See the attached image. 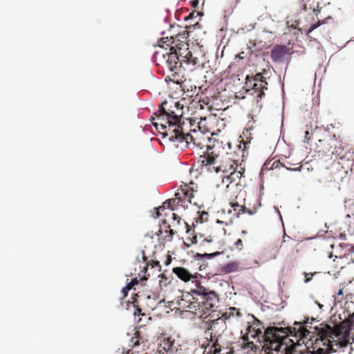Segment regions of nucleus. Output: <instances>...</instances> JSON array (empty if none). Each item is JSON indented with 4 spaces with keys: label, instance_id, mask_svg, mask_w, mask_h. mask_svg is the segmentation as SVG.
I'll use <instances>...</instances> for the list:
<instances>
[{
    "label": "nucleus",
    "instance_id": "obj_1",
    "mask_svg": "<svg viewBox=\"0 0 354 354\" xmlns=\"http://www.w3.org/2000/svg\"><path fill=\"white\" fill-rule=\"evenodd\" d=\"M187 37V30L178 34L175 37H162L158 41V46L165 50L169 47V51H156L154 54L156 61L159 62L170 71L171 75H167V78L177 84L183 82L182 68L192 71L202 64L201 53L199 51L189 50Z\"/></svg>",
    "mask_w": 354,
    "mask_h": 354
},
{
    "label": "nucleus",
    "instance_id": "obj_2",
    "mask_svg": "<svg viewBox=\"0 0 354 354\" xmlns=\"http://www.w3.org/2000/svg\"><path fill=\"white\" fill-rule=\"evenodd\" d=\"M153 125L162 135V138H167L169 141L177 142L174 145L181 149L184 147H198L202 149L206 148L204 156H207L208 151H214L213 147L208 145L209 137L195 129H190L189 133L186 132V124L182 122L181 117L175 114L174 111H166L163 104L160 106L158 112L153 113L151 118Z\"/></svg>",
    "mask_w": 354,
    "mask_h": 354
},
{
    "label": "nucleus",
    "instance_id": "obj_3",
    "mask_svg": "<svg viewBox=\"0 0 354 354\" xmlns=\"http://www.w3.org/2000/svg\"><path fill=\"white\" fill-rule=\"evenodd\" d=\"M308 318L303 322H295L289 326V354H330L343 349L332 342L329 335L323 333L319 325L313 327Z\"/></svg>",
    "mask_w": 354,
    "mask_h": 354
},
{
    "label": "nucleus",
    "instance_id": "obj_4",
    "mask_svg": "<svg viewBox=\"0 0 354 354\" xmlns=\"http://www.w3.org/2000/svg\"><path fill=\"white\" fill-rule=\"evenodd\" d=\"M192 292L201 296V301H192L187 306L180 304L181 306L187 308V311L192 312L201 318H206L209 316L210 313L209 312L218 301L216 293L203 286H198L196 289L192 290Z\"/></svg>",
    "mask_w": 354,
    "mask_h": 354
},
{
    "label": "nucleus",
    "instance_id": "obj_5",
    "mask_svg": "<svg viewBox=\"0 0 354 354\" xmlns=\"http://www.w3.org/2000/svg\"><path fill=\"white\" fill-rule=\"evenodd\" d=\"M319 326L323 328V333L329 335V337L334 339L332 342H336L335 345L344 349L348 347L350 343V332L354 328V313L348 319L334 326L323 323Z\"/></svg>",
    "mask_w": 354,
    "mask_h": 354
},
{
    "label": "nucleus",
    "instance_id": "obj_6",
    "mask_svg": "<svg viewBox=\"0 0 354 354\" xmlns=\"http://www.w3.org/2000/svg\"><path fill=\"white\" fill-rule=\"evenodd\" d=\"M287 336L288 327H268L261 337L267 349L274 351L277 354H288V344L284 342Z\"/></svg>",
    "mask_w": 354,
    "mask_h": 354
},
{
    "label": "nucleus",
    "instance_id": "obj_7",
    "mask_svg": "<svg viewBox=\"0 0 354 354\" xmlns=\"http://www.w3.org/2000/svg\"><path fill=\"white\" fill-rule=\"evenodd\" d=\"M207 156L202 160V163L209 172L216 174L222 173L225 176L234 169L238 164L231 159L227 155L220 156L214 151H208Z\"/></svg>",
    "mask_w": 354,
    "mask_h": 354
},
{
    "label": "nucleus",
    "instance_id": "obj_8",
    "mask_svg": "<svg viewBox=\"0 0 354 354\" xmlns=\"http://www.w3.org/2000/svg\"><path fill=\"white\" fill-rule=\"evenodd\" d=\"M246 91L254 95L259 102L265 96L268 90V82L262 73H257L254 76L247 75L245 82Z\"/></svg>",
    "mask_w": 354,
    "mask_h": 354
},
{
    "label": "nucleus",
    "instance_id": "obj_9",
    "mask_svg": "<svg viewBox=\"0 0 354 354\" xmlns=\"http://www.w3.org/2000/svg\"><path fill=\"white\" fill-rule=\"evenodd\" d=\"M194 192L193 187H190L189 185L185 183L180 185V188L175 194V196L178 199L177 203L180 204V207L184 209L187 208L189 204L194 203L196 205V202L192 201L194 196Z\"/></svg>",
    "mask_w": 354,
    "mask_h": 354
},
{
    "label": "nucleus",
    "instance_id": "obj_10",
    "mask_svg": "<svg viewBox=\"0 0 354 354\" xmlns=\"http://www.w3.org/2000/svg\"><path fill=\"white\" fill-rule=\"evenodd\" d=\"M176 345V344L174 339L171 337L162 336L160 339L158 351L161 354L167 353L169 352L173 353L174 350L177 351Z\"/></svg>",
    "mask_w": 354,
    "mask_h": 354
},
{
    "label": "nucleus",
    "instance_id": "obj_11",
    "mask_svg": "<svg viewBox=\"0 0 354 354\" xmlns=\"http://www.w3.org/2000/svg\"><path fill=\"white\" fill-rule=\"evenodd\" d=\"M244 172V169L241 167L239 169H238V165L232 169L231 171L228 174H226L225 176H221V178L223 179V183H227V186H229V184L232 183H239L237 182L240 178L243 176Z\"/></svg>",
    "mask_w": 354,
    "mask_h": 354
},
{
    "label": "nucleus",
    "instance_id": "obj_12",
    "mask_svg": "<svg viewBox=\"0 0 354 354\" xmlns=\"http://www.w3.org/2000/svg\"><path fill=\"white\" fill-rule=\"evenodd\" d=\"M286 160V158H281V159H277L275 157L268 160L266 161V162L263 164L261 174H264L266 171L273 170V169H287V167L285 165V162L283 160Z\"/></svg>",
    "mask_w": 354,
    "mask_h": 354
},
{
    "label": "nucleus",
    "instance_id": "obj_13",
    "mask_svg": "<svg viewBox=\"0 0 354 354\" xmlns=\"http://www.w3.org/2000/svg\"><path fill=\"white\" fill-rule=\"evenodd\" d=\"M288 54V48L285 45H276L271 52V57L275 62H281Z\"/></svg>",
    "mask_w": 354,
    "mask_h": 354
},
{
    "label": "nucleus",
    "instance_id": "obj_14",
    "mask_svg": "<svg viewBox=\"0 0 354 354\" xmlns=\"http://www.w3.org/2000/svg\"><path fill=\"white\" fill-rule=\"evenodd\" d=\"M225 328V320L223 318V317L212 320L211 323L209 324L208 328V330H211V340L212 341L213 333H214V335H216L219 332L223 331Z\"/></svg>",
    "mask_w": 354,
    "mask_h": 354
},
{
    "label": "nucleus",
    "instance_id": "obj_15",
    "mask_svg": "<svg viewBox=\"0 0 354 354\" xmlns=\"http://www.w3.org/2000/svg\"><path fill=\"white\" fill-rule=\"evenodd\" d=\"M173 272L182 281L187 282L191 279L196 278V274H193L186 268L183 267H176L173 268Z\"/></svg>",
    "mask_w": 354,
    "mask_h": 354
},
{
    "label": "nucleus",
    "instance_id": "obj_16",
    "mask_svg": "<svg viewBox=\"0 0 354 354\" xmlns=\"http://www.w3.org/2000/svg\"><path fill=\"white\" fill-rule=\"evenodd\" d=\"M304 3L301 8L299 15H305L307 10H312L314 12H316L320 6L321 0H303Z\"/></svg>",
    "mask_w": 354,
    "mask_h": 354
},
{
    "label": "nucleus",
    "instance_id": "obj_17",
    "mask_svg": "<svg viewBox=\"0 0 354 354\" xmlns=\"http://www.w3.org/2000/svg\"><path fill=\"white\" fill-rule=\"evenodd\" d=\"M231 207L233 209L234 214L239 216L241 213L247 212L250 215H252L257 212V209L253 207L252 209H248L245 206H242L237 203H231Z\"/></svg>",
    "mask_w": 354,
    "mask_h": 354
},
{
    "label": "nucleus",
    "instance_id": "obj_18",
    "mask_svg": "<svg viewBox=\"0 0 354 354\" xmlns=\"http://www.w3.org/2000/svg\"><path fill=\"white\" fill-rule=\"evenodd\" d=\"M240 270V263L238 261L229 262L221 267V272L223 274H229Z\"/></svg>",
    "mask_w": 354,
    "mask_h": 354
},
{
    "label": "nucleus",
    "instance_id": "obj_19",
    "mask_svg": "<svg viewBox=\"0 0 354 354\" xmlns=\"http://www.w3.org/2000/svg\"><path fill=\"white\" fill-rule=\"evenodd\" d=\"M248 332L243 337L244 341H248L250 338H255L257 337L259 338V335L261 334V331L259 328L256 329L254 326H249L247 328Z\"/></svg>",
    "mask_w": 354,
    "mask_h": 354
},
{
    "label": "nucleus",
    "instance_id": "obj_20",
    "mask_svg": "<svg viewBox=\"0 0 354 354\" xmlns=\"http://www.w3.org/2000/svg\"><path fill=\"white\" fill-rule=\"evenodd\" d=\"M241 315V314L239 309L234 307H231L228 309L227 311L223 314L222 317L225 320H226L231 317H234L235 316L240 317Z\"/></svg>",
    "mask_w": 354,
    "mask_h": 354
},
{
    "label": "nucleus",
    "instance_id": "obj_21",
    "mask_svg": "<svg viewBox=\"0 0 354 354\" xmlns=\"http://www.w3.org/2000/svg\"><path fill=\"white\" fill-rule=\"evenodd\" d=\"M178 201V198L175 196L174 198H171L163 203V206L160 207V209H165V205L171 210L177 209L179 207H180V204L177 203Z\"/></svg>",
    "mask_w": 354,
    "mask_h": 354
},
{
    "label": "nucleus",
    "instance_id": "obj_22",
    "mask_svg": "<svg viewBox=\"0 0 354 354\" xmlns=\"http://www.w3.org/2000/svg\"><path fill=\"white\" fill-rule=\"evenodd\" d=\"M197 127L198 128V131H201L205 134L206 132H209L210 130L209 127L207 126L206 118H200V120L197 122Z\"/></svg>",
    "mask_w": 354,
    "mask_h": 354
},
{
    "label": "nucleus",
    "instance_id": "obj_23",
    "mask_svg": "<svg viewBox=\"0 0 354 354\" xmlns=\"http://www.w3.org/2000/svg\"><path fill=\"white\" fill-rule=\"evenodd\" d=\"M301 17L299 19H295L294 23L291 25H289L288 29L289 32L294 30V35H297L299 33H301V28L299 27Z\"/></svg>",
    "mask_w": 354,
    "mask_h": 354
},
{
    "label": "nucleus",
    "instance_id": "obj_24",
    "mask_svg": "<svg viewBox=\"0 0 354 354\" xmlns=\"http://www.w3.org/2000/svg\"><path fill=\"white\" fill-rule=\"evenodd\" d=\"M140 337V331L136 330L134 333L133 336L130 339V345H131L132 347H136L138 346V342H139Z\"/></svg>",
    "mask_w": 354,
    "mask_h": 354
},
{
    "label": "nucleus",
    "instance_id": "obj_25",
    "mask_svg": "<svg viewBox=\"0 0 354 354\" xmlns=\"http://www.w3.org/2000/svg\"><path fill=\"white\" fill-rule=\"evenodd\" d=\"M187 241L184 242V244L187 247H190L193 244L198 243V238L196 235H192V236H187L186 239Z\"/></svg>",
    "mask_w": 354,
    "mask_h": 354
},
{
    "label": "nucleus",
    "instance_id": "obj_26",
    "mask_svg": "<svg viewBox=\"0 0 354 354\" xmlns=\"http://www.w3.org/2000/svg\"><path fill=\"white\" fill-rule=\"evenodd\" d=\"M138 284V281L137 279H133L130 283H129L123 289H122V292H124V296L127 295V292L129 290H131L133 286H134L135 285H137Z\"/></svg>",
    "mask_w": 354,
    "mask_h": 354
},
{
    "label": "nucleus",
    "instance_id": "obj_27",
    "mask_svg": "<svg viewBox=\"0 0 354 354\" xmlns=\"http://www.w3.org/2000/svg\"><path fill=\"white\" fill-rule=\"evenodd\" d=\"M221 351V346L218 344L217 341H216L211 347L209 353L213 354H219Z\"/></svg>",
    "mask_w": 354,
    "mask_h": 354
},
{
    "label": "nucleus",
    "instance_id": "obj_28",
    "mask_svg": "<svg viewBox=\"0 0 354 354\" xmlns=\"http://www.w3.org/2000/svg\"><path fill=\"white\" fill-rule=\"evenodd\" d=\"M234 247L236 250L241 251L243 248V240L241 239H238L235 241Z\"/></svg>",
    "mask_w": 354,
    "mask_h": 354
},
{
    "label": "nucleus",
    "instance_id": "obj_29",
    "mask_svg": "<svg viewBox=\"0 0 354 354\" xmlns=\"http://www.w3.org/2000/svg\"><path fill=\"white\" fill-rule=\"evenodd\" d=\"M321 24L320 21H319L317 24H311L310 26L306 31L307 35H308L313 30L317 28Z\"/></svg>",
    "mask_w": 354,
    "mask_h": 354
},
{
    "label": "nucleus",
    "instance_id": "obj_30",
    "mask_svg": "<svg viewBox=\"0 0 354 354\" xmlns=\"http://www.w3.org/2000/svg\"><path fill=\"white\" fill-rule=\"evenodd\" d=\"M304 275H305V283H308L310 281L312 277L313 276V273H307V272H304Z\"/></svg>",
    "mask_w": 354,
    "mask_h": 354
},
{
    "label": "nucleus",
    "instance_id": "obj_31",
    "mask_svg": "<svg viewBox=\"0 0 354 354\" xmlns=\"http://www.w3.org/2000/svg\"><path fill=\"white\" fill-rule=\"evenodd\" d=\"M140 339L139 338L138 346H140V344H143L147 342V339L143 336L141 335L140 333Z\"/></svg>",
    "mask_w": 354,
    "mask_h": 354
},
{
    "label": "nucleus",
    "instance_id": "obj_32",
    "mask_svg": "<svg viewBox=\"0 0 354 354\" xmlns=\"http://www.w3.org/2000/svg\"><path fill=\"white\" fill-rule=\"evenodd\" d=\"M172 217L174 221L177 222L178 224L180 222V217L178 216L176 214L172 213Z\"/></svg>",
    "mask_w": 354,
    "mask_h": 354
},
{
    "label": "nucleus",
    "instance_id": "obj_33",
    "mask_svg": "<svg viewBox=\"0 0 354 354\" xmlns=\"http://www.w3.org/2000/svg\"><path fill=\"white\" fill-rule=\"evenodd\" d=\"M150 265H151V268H153L155 266H158L159 268H160V263L158 261L152 260L150 263Z\"/></svg>",
    "mask_w": 354,
    "mask_h": 354
},
{
    "label": "nucleus",
    "instance_id": "obj_34",
    "mask_svg": "<svg viewBox=\"0 0 354 354\" xmlns=\"http://www.w3.org/2000/svg\"><path fill=\"white\" fill-rule=\"evenodd\" d=\"M194 16H195V12H191V13L188 15V17H186L185 19V20H187V19H192V18H194Z\"/></svg>",
    "mask_w": 354,
    "mask_h": 354
},
{
    "label": "nucleus",
    "instance_id": "obj_35",
    "mask_svg": "<svg viewBox=\"0 0 354 354\" xmlns=\"http://www.w3.org/2000/svg\"><path fill=\"white\" fill-rule=\"evenodd\" d=\"M330 148H331L330 143H327V146L325 147V150L324 149L323 151L324 152L330 151Z\"/></svg>",
    "mask_w": 354,
    "mask_h": 354
},
{
    "label": "nucleus",
    "instance_id": "obj_36",
    "mask_svg": "<svg viewBox=\"0 0 354 354\" xmlns=\"http://www.w3.org/2000/svg\"><path fill=\"white\" fill-rule=\"evenodd\" d=\"M198 0H194V1H192V7L196 8V7L198 6Z\"/></svg>",
    "mask_w": 354,
    "mask_h": 354
},
{
    "label": "nucleus",
    "instance_id": "obj_37",
    "mask_svg": "<svg viewBox=\"0 0 354 354\" xmlns=\"http://www.w3.org/2000/svg\"><path fill=\"white\" fill-rule=\"evenodd\" d=\"M305 140H307V141H309L310 139V137L309 136V132L308 131H306V133H305Z\"/></svg>",
    "mask_w": 354,
    "mask_h": 354
},
{
    "label": "nucleus",
    "instance_id": "obj_38",
    "mask_svg": "<svg viewBox=\"0 0 354 354\" xmlns=\"http://www.w3.org/2000/svg\"><path fill=\"white\" fill-rule=\"evenodd\" d=\"M207 216H208V214H207V212H202V214H201V221H203V218H205V217H207Z\"/></svg>",
    "mask_w": 354,
    "mask_h": 354
},
{
    "label": "nucleus",
    "instance_id": "obj_39",
    "mask_svg": "<svg viewBox=\"0 0 354 354\" xmlns=\"http://www.w3.org/2000/svg\"><path fill=\"white\" fill-rule=\"evenodd\" d=\"M244 345H247L248 347H251L252 348V346H254V343L252 342H248Z\"/></svg>",
    "mask_w": 354,
    "mask_h": 354
},
{
    "label": "nucleus",
    "instance_id": "obj_40",
    "mask_svg": "<svg viewBox=\"0 0 354 354\" xmlns=\"http://www.w3.org/2000/svg\"><path fill=\"white\" fill-rule=\"evenodd\" d=\"M149 306L151 309H154L156 307V304L153 302V304H150Z\"/></svg>",
    "mask_w": 354,
    "mask_h": 354
},
{
    "label": "nucleus",
    "instance_id": "obj_41",
    "mask_svg": "<svg viewBox=\"0 0 354 354\" xmlns=\"http://www.w3.org/2000/svg\"><path fill=\"white\" fill-rule=\"evenodd\" d=\"M211 241H211L210 239H203L202 240V242L201 243V244H203V243H204L205 242H208V243H209V242H211Z\"/></svg>",
    "mask_w": 354,
    "mask_h": 354
},
{
    "label": "nucleus",
    "instance_id": "obj_42",
    "mask_svg": "<svg viewBox=\"0 0 354 354\" xmlns=\"http://www.w3.org/2000/svg\"><path fill=\"white\" fill-rule=\"evenodd\" d=\"M137 313H138V315H140V314H141V309H140V308H136V312L134 313V314H135V315H136Z\"/></svg>",
    "mask_w": 354,
    "mask_h": 354
},
{
    "label": "nucleus",
    "instance_id": "obj_43",
    "mask_svg": "<svg viewBox=\"0 0 354 354\" xmlns=\"http://www.w3.org/2000/svg\"><path fill=\"white\" fill-rule=\"evenodd\" d=\"M301 167V166H299V167L297 168H291V167H289L288 168V170H293V171H296V170H300V168Z\"/></svg>",
    "mask_w": 354,
    "mask_h": 354
},
{
    "label": "nucleus",
    "instance_id": "obj_44",
    "mask_svg": "<svg viewBox=\"0 0 354 354\" xmlns=\"http://www.w3.org/2000/svg\"><path fill=\"white\" fill-rule=\"evenodd\" d=\"M169 233H170V239H169V241L171 240L172 237H173V235H174V231L172 230H170L169 231Z\"/></svg>",
    "mask_w": 354,
    "mask_h": 354
},
{
    "label": "nucleus",
    "instance_id": "obj_45",
    "mask_svg": "<svg viewBox=\"0 0 354 354\" xmlns=\"http://www.w3.org/2000/svg\"><path fill=\"white\" fill-rule=\"evenodd\" d=\"M171 261V257L170 256H168V258H167V262H166V264L168 265L170 263Z\"/></svg>",
    "mask_w": 354,
    "mask_h": 354
},
{
    "label": "nucleus",
    "instance_id": "obj_46",
    "mask_svg": "<svg viewBox=\"0 0 354 354\" xmlns=\"http://www.w3.org/2000/svg\"><path fill=\"white\" fill-rule=\"evenodd\" d=\"M142 258L143 259L144 261H147V257L144 254V252H142Z\"/></svg>",
    "mask_w": 354,
    "mask_h": 354
},
{
    "label": "nucleus",
    "instance_id": "obj_47",
    "mask_svg": "<svg viewBox=\"0 0 354 354\" xmlns=\"http://www.w3.org/2000/svg\"><path fill=\"white\" fill-rule=\"evenodd\" d=\"M283 239L285 238V236L286 235V230H285V227H284V224L283 223ZM285 241V240L283 239V242Z\"/></svg>",
    "mask_w": 354,
    "mask_h": 354
},
{
    "label": "nucleus",
    "instance_id": "obj_48",
    "mask_svg": "<svg viewBox=\"0 0 354 354\" xmlns=\"http://www.w3.org/2000/svg\"><path fill=\"white\" fill-rule=\"evenodd\" d=\"M241 234H242V235H243V236H245V235L247 234V231H245V230H243V231L241 232Z\"/></svg>",
    "mask_w": 354,
    "mask_h": 354
},
{
    "label": "nucleus",
    "instance_id": "obj_49",
    "mask_svg": "<svg viewBox=\"0 0 354 354\" xmlns=\"http://www.w3.org/2000/svg\"><path fill=\"white\" fill-rule=\"evenodd\" d=\"M338 295H342V290H339L338 293H337Z\"/></svg>",
    "mask_w": 354,
    "mask_h": 354
},
{
    "label": "nucleus",
    "instance_id": "obj_50",
    "mask_svg": "<svg viewBox=\"0 0 354 354\" xmlns=\"http://www.w3.org/2000/svg\"><path fill=\"white\" fill-rule=\"evenodd\" d=\"M189 125H190V126H194V124L192 122V120H191V121H190V122H189Z\"/></svg>",
    "mask_w": 354,
    "mask_h": 354
},
{
    "label": "nucleus",
    "instance_id": "obj_51",
    "mask_svg": "<svg viewBox=\"0 0 354 354\" xmlns=\"http://www.w3.org/2000/svg\"><path fill=\"white\" fill-rule=\"evenodd\" d=\"M351 252H354V246L351 247Z\"/></svg>",
    "mask_w": 354,
    "mask_h": 354
},
{
    "label": "nucleus",
    "instance_id": "obj_52",
    "mask_svg": "<svg viewBox=\"0 0 354 354\" xmlns=\"http://www.w3.org/2000/svg\"><path fill=\"white\" fill-rule=\"evenodd\" d=\"M319 144H322L323 143V140H319Z\"/></svg>",
    "mask_w": 354,
    "mask_h": 354
},
{
    "label": "nucleus",
    "instance_id": "obj_53",
    "mask_svg": "<svg viewBox=\"0 0 354 354\" xmlns=\"http://www.w3.org/2000/svg\"><path fill=\"white\" fill-rule=\"evenodd\" d=\"M190 232V230L188 228L187 230V233L189 234Z\"/></svg>",
    "mask_w": 354,
    "mask_h": 354
},
{
    "label": "nucleus",
    "instance_id": "obj_54",
    "mask_svg": "<svg viewBox=\"0 0 354 354\" xmlns=\"http://www.w3.org/2000/svg\"><path fill=\"white\" fill-rule=\"evenodd\" d=\"M200 12H197L196 14V16H198L199 15Z\"/></svg>",
    "mask_w": 354,
    "mask_h": 354
},
{
    "label": "nucleus",
    "instance_id": "obj_55",
    "mask_svg": "<svg viewBox=\"0 0 354 354\" xmlns=\"http://www.w3.org/2000/svg\"><path fill=\"white\" fill-rule=\"evenodd\" d=\"M147 299H148V300H150V299H151V297H150V296H148V297H147Z\"/></svg>",
    "mask_w": 354,
    "mask_h": 354
},
{
    "label": "nucleus",
    "instance_id": "obj_56",
    "mask_svg": "<svg viewBox=\"0 0 354 354\" xmlns=\"http://www.w3.org/2000/svg\"><path fill=\"white\" fill-rule=\"evenodd\" d=\"M185 225H186L187 227H189V225H187V223H185Z\"/></svg>",
    "mask_w": 354,
    "mask_h": 354
},
{
    "label": "nucleus",
    "instance_id": "obj_57",
    "mask_svg": "<svg viewBox=\"0 0 354 354\" xmlns=\"http://www.w3.org/2000/svg\"><path fill=\"white\" fill-rule=\"evenodd\" d=\"M161 277H162V278H165V275L164 274H162Z\"/></svg>",
    "mask_w": 354,
    "mask_h": 354
},
{
    "label": "nucleus",
    "instance_id": "obj_58",
    "mask_svg": "<svg viewBox=\"0 0 354 354\" xmlns=\"http://www.w3.org/2000/svg\"><path fill=\"white\" fill-rule=\"evenodd\" d=\"M205 256H210L211 254H205Z\"/></svg>",
    "mask_w": 354,
    "mask_h": 354
}]
</instances>
